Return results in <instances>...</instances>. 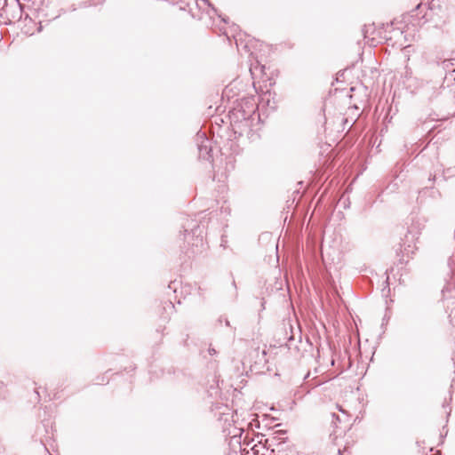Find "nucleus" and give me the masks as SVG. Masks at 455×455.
I'll use <instances>...</instances> for the list:
<instances>
[{"label":"nucleus","instance_id":"1","mask_svg":"<svg viewBox=\"0 0 455 455\" xmlns=\"http://www.w3.org/2000/svg\"><path fill=\"white\" fill-rule=\"evenodd\" d=\"M417 164H420L424 177L426 178V185L419 191L421 198H432L439 200L442 198L440 188L443 183L446 182L455 173V166L444 167L436 156L428 157L426 154L420 153L416 157Z\"/></svg>","mask_w":455,"mask_h":455},{"label":"nucleus","instance_id":"2","mask_svg":"<svg viewBox=\"0 0 455 455\" xmlns=\"http://www.w3.org/2000/svg\"><path fill=\"white\" fill-rule=\"evenodd\" d=\"M422 94L431 111L428 114L431 120L447 119L455 114V95L451 90L427 84Z\"/></svg>","mask_w":455,"mask_h":455},{"label":"nucleus","instance_id":"3","mask_svg":"<svg viewBox=\"0 0 455 455\" xmlns=\"http://www.w3.org/2000/svg\"><path fill=\"white\" fill-rule=\"evenodd\" d=\"M207 215L206 211H203L197 214L198 220L183 218L181 232L184 233L185 239L190 246L186 251L188 258L199 255L206 249V244L204 242V229L205 228L204 219Z\"/></svg>","mask_w":455,"mask_h":455},{"label":"nucleus","instance_id":"4","mask_svg":"<svg viewBox=\"0 0 455 455\" xmlns=\"http://www.w3.org/2000/svg\"><path fill=\"white\" fill-rule=\"evenodd\" d=\"M229 119L234 133L243 136L251 132L255 116L251 108L244 109V107L236 102L235 106L229 111Z\"/></svg>","mask_w":455,"mask_h":455},{"label":"nucleus","instance_id":"5","mask_svg":"<svg viewBox=\"0 0 455 455\" xmlns=\"http://www.w3.org/2000/svg\"><path fill=\"white\" fill-rule=\"evenodd\" d=\"M410 220L411 223L407 228V233L404 235V237L402 238V242L400 243L401 250H403V252L406 255L413 252L412 243L418 240L421 230L425 227L423 221L418 217H411Z\"/></svg>","mask_w":455,"mask_h":455},{"label":"nucleus","instance_id":"6","mask_svg":"<svg viewBox=\"0 0 455 455\" xmlns=\"http://www.w3.org/2000/svg\"><path fill=\"white\" fill-rule=\"evenodd\" d=\"M196 145L198 149V157L209 163L213 162L212 142L206 138L204 132H198L196 135Z\"/></svg>","mask_w":455,"mask_h":455},{"label":"nucleus","instance_id":"7","mask_svg":"<svg viewBox=\"0 0 455 455\" xmlns=\"http://www.w3.org/2000/svg\"><path fill=\"white\" fill-rule=\"evenodd\" d=\"M448 267L450 269V277L446 280L445 285L442 290L443 299H447V293L452 290L455 291V253L448 259Z\"/></svg>","mask_w":455,"mask_h":455},{"label":"nucleus","instance_id":"8","mask_svg":"<svg viewBox=\"0 0 455 455\" xmlns=\"http://www.w3.org/2000/svg\"><path fill=\"white\" fill-rule=\"evenodd\" d=\"M50 0H33L34 10L37 12L38 17H48L47 8L50 4Z\"/></svg>","mask_w":455,"mask_h":455},{"label":"nucleus","instance_id":"9","mask_svg":"<svg viewBox=\"0 0 455 455\" xmlns=\"http://www.w3.org/2000/svg\"><path fill=\"white\" fill-rule=\"evenodd\" d=\"M237 103L243 107H244V109H252L253 115L256 116V104L253 99H241Z\"/></svg>","mask_w":455,"mask_h":455},{"label":"nucleus","instance_id":"10","mask_svg":"<svg viewBox=\"0 0 455 455\" xmlns=\"http://www.w3.org/2000/svg\"><path fill=\"white\" fill-rule=\"evenodd\" d=\"M439 65L445 72H449V73L455 72V60L454 59L443 60V61H441L439 63Z\"/></svg>","mask_w":455,"mask_h":455},{"label":"nucleus","instance_id":"11","mask_svg":"<svg viewBox=\"0 0 455 455\" xmlns=\"http://www.w3.org/2000/svg\"><path fill=\"white\" fill-rule=\"evenodd\" d=\"M40 401V394H39V391L36 387H34V390H33V395L32 396L29 398V402L30 403H39Z\"/></svg>","mask_w":455,"mask_h":455},{"label":"nucleus","instance_id":"12","mask_svg":"<svg viewBox=\"0 0 455 455\" xmlns=\"http://www.w3.org/2000/svg\"><path fill=\"white\" fill-rule=\"evenodd\" d=\"M204 4H206L209 7H211L213 13L218 12V9L209 1V0H202Z\"/></svg>","mask_w":455,"mask_h":455},{"label":"nucleus","instance_id":"13","mask_svg":"<svg viewBox=\"0 0 455 455\" xmlns=\"http://www.w3.org/2000/svg\"><path fill=\"white\" fill-rule=\"evenodd\" d=\"M215 14H216V15H218V17H219V18H220V20H221V21H222L223 23H226V24H228V20H229L228 17H227V16H223V15H222L221 13H220L219 12H218L217 13H215Z\"/></svg>","mask_w":455,"mask_h":455},{"label":"nucleus","instance_id":"14","mask_svg":"<svg viewBox=\"0 0 455 455\" xmlns=\"http://www.w3.org/2000/svg\"><path fill=\"white\" fill-rule=\"evenodd\" d=\"M294 340V335L291 334L289 338H288V343L286 344V346L288 347L289 349L291 348V346H292V341Z\"/></svg>","mask_w":455,"mask_h":455},{"label":"nucleus","instance_id":"15","mask_svg":"<svg viewBox=\"0 0 455 455\" xmlns=\"http://www.w3.org/2000/svg\"><path fill=\"white\" fill-rule=\"evenodd\" d=\"M208 352L211 355H216L217 351L213 347H209Z\"/></svg>","mask_w":455,"mask_h":455},{"label":"nucleus","instance_id":"16","mask_svg":"<svg viewBox=\"0 0 455 455\" xmlns=\"http://www.w3.org/2000/svg\"><path fill=\"white\" fill-rule=\"evenodd\" d=\"M2 24H5V25L11 24V20H8L2 21Z\"/></svg>","mask_w":455,"mask_h":455},{"label":"nucleus","instance_id":"17","mask_svg":"<svg viewBox=\"0 0 455 455\" xmlns=\"http://www.w3.org/2000/svg\"><path fill=\"white\" fill-rule=\"evenodd\" d=\"M166 1L172 3V4H178V0H166Z\"/></svg>","mask_w":455,"mask_h":455},{"label":"nucleus","instance_id":"18","mask_svg":"<svg viewBox=\"0 0 455 455\" xmlns=\"http://www.w3.org/2000/svg\"><path fill=\"white\" fill-rule=\"evenodd\" d=\"M225 323H226L227 326L230 325V323H229V321L228 319H226Z\"/></svg>","mask_w":455,"mask_h":455},{"label":"nucleus","instance_id":"19","mask_svg":"<svg viewBox=\"0 0 455 455\" xmlns=\"http://www.w3.org/2000/svg\"><path fill=\"white\" fill-rule=\"evenodd\" d=\"M232 285L235 287V289H236V284H235V280H233V282H232Z\"/></svg>","mask_w":455,"mask_h":455},{"label":"nucleus","instance_id":"20","mask_svg":"<svg viewBox=\"0 0 455 455\" xmlns=\"http://www.w3.org/2000/svg\"><path fill=\"white\" fill-rule=\"evenodd\" d=\"M446 403H447V402H446V400H445V401H444V403H443V408H445V407H446Z\"/></svg>","mask_w":455,"mask_h":455},{"label":"nucleus","instance_id":"21","mask_svg":"<svg viewBox=\"0 0 455 455\" xmlns=\"http://www.w3.org/2000/svg\"><path fill=\"white\" fill-rule=\"evenodd\" d=\"M44 450L46 451V452H49V450H47V447L44 446V444H43Z\"/></svg>","mask_w":455,"mask_h":455},{"label":"nucleus","instance_id":"22","mask_svg":"<svg viewBox=\"0 0 455 455\" xmlns=\"http://www.w3.org/2000/svg\"><path fill=\"white\" fill-rule=\"evenodd\" d=\"M44 450L46 451V452H49V450H47V447L44 446V444H43Z\"/></svg>","mask_w":455,"mask_h":455},{"label":"nucleus","instance_id":"23","mask_svg":"<svg viewBox=\"0 0 455 455\" xmlns=\"http://www.w3.org/2000/svg\"><path fill=\"white\" fill-rule=\"evenodd\" d=\"M451 411V410L450 409V410H449V411L447 412V416H448V417L450 416Z\"/></svg>","mask_w":455,"mask_h":455},{"label":"nucleus","instance_id":"24","mask_svg":"<svg viewBox=\"0 0 455 455\" xmlns=\"http://www.w3.org/2000/svg\"><path fill=\"white\" fill-rule=\"evenodd\" d=\"M104 380H105V378H104V377H102V378H101V379H100V381H101V382H104Z\"/></svg>","mask_w":455,"mask_h":455},{"label":"nucleus","instance_id":"25","mask_svg":"<svg viewBox=\"0 0 455 455\" xmlns=\"http://www.w3.org/2000/svg\"><path fill=\"white\" fill-rule=\"evenodd\" d=\"M451 395H450V401L452 400V397H451V391H450Z\"/></svg>","mask_w":455,"mask_h":455},{"label":"nucleus","instance_id":"26","mask_svg":"<svg viewBox=\"0 0 455 455\" xmlns=\"http://www.w3.org/2000/svg\"><path fill=\"white\" fill-rule=\"evenodd\" d=\"M450 323L454 325L452 319L450 320Z\"/></svg>","mask_w":455,"mask_h":455},{"label":"nucleus","instance_id":"27","mask_svg":"<svg viewBox=\"0 0 455 455\" xmlns=\"http://www.w3.org/2000/svg\"><path fill=\"white\" fill-rule=\"evenodd\" d=\"M262 355H266V351H265V350H263V351H262Z\"/></svg>","mask_w":455,"mask_h":455},{"label":"nucleus","instance_id":"28","mask_svg":"<svg viewBox=\"0 0 455 455\" xmlns=\"http://www.w3.org/2000/svg\"><path fill=\"white\" fill-rule=\"evenodd\" d=\"M454 81H455V77H454Z\"/></svg>","mask_w":455,"mask_h":455}]
</instances>
